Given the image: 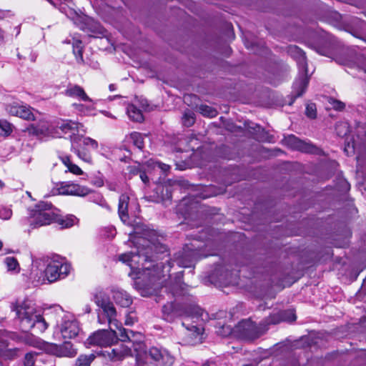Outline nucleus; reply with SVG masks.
<instances>
[{
    "mask_svg": "<svg viewBox=\"0 0 366 366\" xmlns=\"http://www.w3.org/2000/svg\"><path fill=\"white\" fill-rule=\"evenodd\" d=\"M93 184L98 187H102L104 185V180L102 177H97L93 181Z\"/></svg>",
    "mask_w": 366,
    "mask_h": 366,
    "instance_id": "obj_45",
    "label": "nucleus"
},
{
    "mask_svg": "<svg viewBox=\"0 0 366 366\" xmlns=\"http://www.w3.org/2000/svg\"><path fill=\"white\" fill-rule=\"evenodd\" d=\"M188 97H190V96H184V101H185Z\"/></svg>",
    "mask_w": 366,
    "mask_h": 366,
    "instance_id": "obj_61",
    "label": "nucleus"
},
{
    "mask_svg": "<svg viewBox=\"0 0 366 366\" xmlns=\"http://www.w3.org/2000/svg\"><path fill=\"white\" fill-rule=\"evenodd\" d=\"M73 54L75 56L76 61L79 64H84L83 59V46L81 40L74 39L72 41Z\"/></svg>",
    "mask_w": 366,
    "mask_h": 366,
    "instance_id": "obj_24",
    "label": "nucleus"
},
{
    "mask_svg": "<svg viewBox=\"0 0 366 366\" xmlns=\"http://www.w3.org/2000/svg\"><path fill=\"white\" fill-rule=\"evenodd\" d=\"M108 187L110 190H116V185L112 184H109Z\"/></svg>",
    "mask_w": 366,
    "mask_h": 366,
    "instance_id": "obj_51",
    "label": "nucleus"
},
{
    "mask_svg": "<svg viewBox=\"0 0 366 366\" xmlns=\"http://www.w3.org/2000/svg\"><path fill=\"white\" fill-rule=\"evenodd\" d=\"M4 262L9 271H14L19 268V263L15 257H8L5 258Z\"/></svg>",
    "mask_w": 366,
    "mask_h": 366,
    "instance_id": "obj_36",
    "label": "nucleus"
},
{
    "mask_svg": "<svg viewBox=\"0 0 366 366\" xmlns=\"http://www.w3.org/2000/svg\"><path fill=\"white\" fill-rule=\"evenodd\" d=\"M100 198V203L99 204L102 207H105L107 209H109V205H107V202L102 198V197H99Z\"/></svg>",
    "mask_w": 366,
    "mask_h": 366,
    "instance_id": "obj_50",
    "label": "nucleus"
},
{
    "mask_svg": "<svg viewBox=\"0 0 366 366\" xmlns=\"http://www.w3.org/2000/svg\"><path fill=\"white\" fill-rule=\"evenodd\" d=\"M39 355L36 353L28 352L24 357V366H34Z\"/></svg>",
    "mask_w": 366,
    "mask_h": 366,
    "instance_id": "obj_35",
    "label": "nucleus"
},
{
    "mask_svg": "<svg viewBox=\"0 0 366 366\" xmlns=\"http://www.w3.org/2000/svg\"><path fill=\"white\" fill-rule=\"evenodd\" d=\"M282 322H293L296 320L295 311L292 310H287L280 311Z\"/></svg>",
    "mask_w": 366,
    "mask_h": 366,
    "instance_id": "obj_34",
    "label": "nucleus"
},
{
    "mask_svg": "<svg viewBox=\"0 0 366 366\" xmlns=\"http://www.w3.org/2000/svg\"><path fill=\"white\" fill-rule=\"evenodd\" d=\"M119 330L117 332V340L122 343L127 342L130 344L135 353V364L134 366H158L172 363V357L165 350H162L156 347H151L149 350L144 342L141 340L135 339V336H142L140 333L135 334L133 331H127L118 322Z\"/></svg>",
    "mask_w": 366,
    "mask_h": 366,
    "instance_id": "obj_1",
    "label": "nucleus"
},
{
    "mask_svg": "<svg viewBox=\"0 0 366 366\" xmlns=\"http://www.w3.org/2000/svg\"><path fill=\"white\" fill-rule=\"evenodd\" d=\"M3 247V242L0 240V250L2 249Z\"/></svg>",
    "mask_w": 366,
    "mask_h": 366,
    "instance_id": "obj_60",
    "label": "nucleus"
},
{
    "mask_svg": "<svg viewBox=\"0 0 366 366\" xmlns=\"http://www.w3.org/2000/svg\"><path fill=\"white\" fill-rule=\"evenodd\" d=\"M51 203L41 202L31 210L29 219L31 229L50 224L54 221V212Z\"/></svg>",
    "mask_w": 366,
    "mask_h": 366,
    "instance_id": "obj_5",
    "label": "nucleus"
},
{
    "mask_svg": "<svg viewBox=\"0 0 366 366\" xmlns=\"http://www.w3.org/2000/svg\"><path fill=\"white\" fill-rule=\"evenodd\" d=\"M162 318L169 322H174L177 317L191 318L192 320L207 319V314L197 305L184 306L174 302H167L163 305Z\"/></svg>",
    "mask_w": 366,
    "mask_h": 366,
    "instance_id": "obj_3",
    "label": "nucleus"
},
{
    "mask_svg": "<svg viewBox=\"0 0 366 366\" xmlns=\"http://www.w3.org/2000/svg\"><path fill=\"white\" fill-rule=\"evenodd\" d=\"M48 2L51 4L54 7H57V4L54 1V0H48Z\"/></svg>",
    "mask_w": 366,
    "mask_h": 366,
    "instance_id": "obj_53",
    "label": "nucleus"
},
{
    "mask_svg": "<svg viewBox=\"0 0 366 366\" xmlns=\"http://www.w3.org/2000/svg\"><path fill=\"white\" fill-rule=\"evenodd\" d=\"M71 266L63 260L58 258L50 259L46 264L44 270L45 278L42 280L44 283L46 280L49 282H54L59 279L66 277L70 272Z\"/></svg>",
    "mask_w": 366,
    "mask_h": 366,
    "instance_id": "obj_8",
    "label": "nucleus"
},
{
    "mask_svg": "<svg viewBox=\"0 0 366 366\" xmlns=\"http://www.w3.org/2000/svg\"><path fill=\"white\" fill-rule=\"evenodd\" d=\"M98 321H99V323H102V322H103L102 321V318H101V317H100L99 315V317H98Z\"/></svg>",
    "mask_w": 366,
    "mask_h": 366,
    "instance_id": "obj_59",
    "label": "nucleus"
},
{
    "mask_svg": "<svg viewBox=\"0 0 366 366\" xmlns=\"http://www.w3.org/2000/svg\"><path fill=\"white\" fill-rule=\"evenodd\" d=\"M109 88L110 91H114L116 89V86L114 84H112L109 85Z\"/></svg>",
    "mask_w": 366,
    "mask_h": 366,
    "instance_id": "obj_55",
    "label": "nucleus"
},
{
    "mask_svg": "<svg viewBox=\"0 0 366 366\" xmlns=\"http://www.w3.org/2000/svg\"><path fill=\"white\" fill-rule=\"evenodd\" d=\"M4 187V183L0 179V188H3Z\"/></svg>",
    "mask_w": 366,
    "mask_h": 366,
    "instance_id": "obj_57",
    "label": "nucleus"
},
{
    "mask_svg": "<svg viewBox=\"0 0 366 366\" xmlns=\"http://www.w3.org/2000/svg\"><path fill=\"white\" fill-rule=\"evenodd\" d=\"M73 107L79 112H81L84 114H87L89 112V107L82 104H74Z\"/></svg>",
    "mask_w": 366,
    "mask_h": 366,
    "instance_id": "obj_43",
    "label": "nucleus"
},
{
    "mask_svg": "<svg viewBox=\"0 0 366 366\" xmlns=\"http://www.w3.org/2000/svg\"><path fill=\"white\" fill-rule=\"evenodd\" d=\"M0 129L2 130L0 133L1 135H9L12 131L11 124L5 120H0Z\"/></svg>",
    "mask_w": 366,
    "mask_h": 366,
    "instance_id": "obj_37",
    "label": "nucleus"
},
{
    "mask_svg": "<svg viewBox=\"0 0 366 366\" xmlns=\"http://www.w3.org/2000/svg\"><path fill=\"white\" fill-rule=\"evenodd\" d=\"M199 111L203 116L209 118L214 117L218 114L215 109L206 104H201L199 107Z\"/></svg>",
    "mask_w": 366,
    "mask_h": 366,
    "instance_id": "obj_27",
    "label": "nucleus"
},
{
    "mask_svg": "<svg viewBox=\"0 0 366 366\" xmlns=\"http://www.w3.org/2000/svg\"><path fill=\"white\" fill-rule=\"evenodd\" d=\"M329 103L332 106L333 109L337 111H342L345 107V104L341 101L330 98Z\"/></svg>",
    "mask_w": 366,
    "mask_h": 366,
    "instance_id": "obj_38",
    "label": "nucleus"
},
{
    "mask_svg": "<svg viewBox=\"0 0 366 366\" xmlns=\"http://www.w3.org/2000/svg\"><path fill=\"white\" fill-rule=\"evenodd\" d=\"M222 330H225V327H222ZM229 333H230V329H229L228 327H226V331L224 332V333L223 334V335H226L227 334H229Z\"/></svg>",
    "mask_w": 366,
    "mask_h": 366,
    "instance_id": "obj_52",
    "label": "nucleus"
},
{
    "mask_svg": "<svg viewBox=\"0 0 366 366\" xmlns=\"http://www.w3.org/2000/svg\"><path fill=\"white\" fill-rule=\"evenodd\" d=\"M127 113L130 119L134 122H142L144 119L143 114L134 104H129L127 107Z\"/></svg>",
    "mask_w": 366,
    "mask_h": 366,
    "instance_id": "obj_26",
    "label": "nucleus"
},
{
    "mask_svg": "<svg viewBox=\"0 0 366 366\" xmlns=\"http://www.w3.org/2000/svg\"><path fill=\"white\" fill-rule=\"evenodd\" d=\"M239 327L241 328L243 337L249 340L259 338L269 329L262 321L257 325L250 320L242 322Z\"/></svg>",
    "mask_w": 366,
    "mask_h": 366,
    "instance_id": "obj_11",
    "label": "nucleus"
},
{
    "mask_svg": "<svg viewBox=\"0 0 366 366\" xmlns=\"http://www.w3.org/2000/svg\"><path fill=\"white\" fill-rule=\"evenodd\" d=\"M68 171L76 174V175H79L83 173L82 170L77 165H76L73 163H71L69 166Z\"/></svg>",
    "mask_w": 366,
    "mask_h": 366,
    "instance_id": "obj_42",
    "label": "nucleus"
},
{
    "mask_svg": "<svg viewBox=\"0 0 366 366\" xmlns=\"http://www.w3.org/2000/svg\"><path fill=\"white\" fill-rule=\"evenodd\" d=\"M12 310L16 312L23 332L41 334L47 329L48 325L44 317L31 303L28 302L16 303L13 305Z\"/></svg>",
    "mask_w": 366,
    "mask_h": 366,
    "instance_id": "obj_2",
    "label": "nucleus"
},
{
    "mask_svg": "<svg viewBox=\"0 0 366 366\" xmlns=\"http://www.w3.org/2000/svg\"><path fill=\"white\" fill-rule=\"evenodd\" d=\"M156 189L157 192H161V199L162 201L169 200L172 198V192L169 187L158 185Z\"/></svg>",
    "mask_w": 366,
    "mask_h": 366,
    "instance_id": "obj_32",
    "label": "nucleus"
},
{
    "mask_svg": "<svg viewBox=\"0 0 366 366\" xmlns=\"http://www.w3.org/2000/svg\"><path fill=\"white\" fill-rule=\"evenodd\" d=\"M209 197V195H207V194H203V195H202V196H201V197H202V199H205V198Z\"/></svg>",
    "mask_w": 366,
    "mask_h": 366,
    "instance_id": "obj_58",
    "label": "nucleus"
},
{
    "mask_svg": "<svg viewBox=\"0 0 366 366\" xmlns=\"http://www.w3.org/2000/svg\"><path fill=\"white\" fill-rule=\"evenodd\" d=\"M129 203V197L125 194H122L119 197L118 212L121 220L126 223L129 220V214L127 212Z\"/></svg>",
    "mask_w": 366,
    "mask_h": 366,
    "instance_id": "obj_23",
    "label": "nucleus"
},
{
    "mask_svg": "<svg viewBox=\"0 0 366 366\" xmlns=\"http://www.w3.org/2000/svg\"><path fill=\"white\" fill-rule=\"evenodd\" d=\"M289 51L296 59L300 71L303 74V76L297 80L294 84V91L296 93L295 97L297 98L305 93L308 85L307 64L305 53L297 46H290Z\"/></svg>",
    "mask_w": 366,
    "mask_h": 366,
    "instance_id": "obj_4",
    "label": "nucleus"
},
{
    "mask_svg": "<svg viewBox=\"0 0 366 366\" xmlns=\"http://www.w3.org/2000/svg\"><path fill=\"white\" fill-rule=\"evenodd\" d=\"M182 325L187 328V330L190 332H193L194 333L197 335H199L202 333V328L197 326V325H192L191 327H189L186 325V322H182Z\"/></svg>",
    "mask_w": 366,
    "mask_h": 366,
    "instance_id": "obj_41",
    "label": "nucleus"
},
{
    "mask_svg": "<svg viewBox=\"0 0 366 366\" xmlns=\"http://www.w3.org/2000/svg\"><path fill=\"white\" fill-rule=\"evenodd\" d=\"M142 278H146L145 287L153 289L154 290H158L164 286L166 287L165 282L167 279L166 275L162 274L164 266L162 263L153 265L152 268L146 267L142 262Z\"/></svg>",
    "mask_w": 366,
    "mask_h": 366,
    "instance_id": "obj_7",
    "label": "nucleus"
},
{
    "mask_svg": "<svg viewBox=\"0 0 366 366\" xmlns=\"http://www.w3.org/2000/svg\"><path fill=\"white\" fill-rule=\"evenodd\" d=\"M130 139L134 146L142 150L144 148V138L142 134L139 132H132L130 134Z\"/></svg>",
    "mask_w": 366,
    "mask_h": 366,
    "instance_id": "obj_28",
    "label": "nucleus"
},
{
    "mask_svg": "<svg viewBox=\"0 0 366 366\" xmlns=\"http://www.w3.org/2000/svg\"><path fill=\"white\" fill-rule=\"evenodd\" d=\"M45 350L48 353L59 357H74L77 354L76 349L70 342H64L61 345L48 343Z\"/></svg>",
    "mask_w": 366,
    "mask_h": 366,
    "instance_id": "obj_12",
    "label": "nucleus"
},
{
    "mask_svg": "<svg viewBox=\"0 0 366 366\" xmlns=\"http://www.w3.org/2000/svg\"><path fill=\"white\" fill-rule=\"evenodd\" d=\"M228 129L231 130L232 132H235L236 131L235 129H230V128H228Z\"/></svg>",
    "mask_w": 366,
    "mask_h": 366,
    "instance_id": "obj_62",
    "label": "nucleus"
},
{
    "mask_svg": "<svg viewBox=\"0 0 366 366\" xmlns=\"http://www.w3.org/2000/svg\"><path fill=\"white\" fill-rule=\"evenodd\" d=\"M56 128L60 129L64 134H69L71 136H77L80 132H85L84 126L76 122L71 120H62L58 122Z\"/></svg>",
    "mask_w": 366,
    "mask_h": 366,
    "instance_id": "obj_18",
    "label": "nucleus"
},
{
    "mask_svg": "<svg viewBox=\"0 0 366 366\" xmlns=\"http://www.w3.org/2000/svg\"><path fill=\"white\" fill-rule=\"evenodd\" d=\"M117 342V331L110 328V330H100L90 335L85 344L91 346L108 347Z\"/></svg>",
    "mask_w": 366,
    "mask_h": 366,
    "instance_id": "obj_9",
    "label": "nucleus"
},
{
    "mask_svg": "<svg viewBox=\"0 0 366 366\" xmlns=\"http://www.w3.org/2000/svg\"><path fill=\"white\" fill-rule=\"evenodd\" d=\"M140 178L142 180V182L145 184L149 182V178H148L147 175L146 174V173H144V172H141Z\"/></svg>",
    "mask_w": 366,
    "mask_h": 366,
    "instance_id": "obj_48",
    "label": "nucleus"
},
{
    "mask_svg": "<svg viewBox=\"0 0 366 366\" xmlns=\"http://www.w3.org/2000/svg\"><path fill=\"white\" fill-rule=\"evenodd\" d=\"M147 254V252L146 254H144L142 251L139 250L137 254L133 252L122 254L119 256V261L129 265L130 267L134 268V262L139 263L140 260L144 262L152 261Z\"/></svg>",
    "mask_w": 366,
    "mask_h": 366,
    "instance_id": "obj_19",
    "label": "nucleus"
},
{
    "mask_svg": "<svg viewBox=\"0 0 366 366\" xmlns=\"http://www.w3.org/2000/svg\"><path fill=\"white\" fill-rule=\"evenodd\" d=\"M284 144L292 149L306 153L319 154L320 149L310 142L302 141L295 135H289L284 138Z\"/></svg>",
    "mask_w": 366,
    "mask_h": 366,
    "instance_id": "obj_13",
    "label": "nucleus"
},
{
    "mask_svg": "<svg viewBox=\"0 0 366 366\" xmlns=\"http://www.w3.org/2000/svg\"><path fill=\"white\" fill-rule=\"evenodd\" d=\"M98 143L96 140L83 137L81 134L71 137V149L81 159L86 162H92V157L88 152L89 149H97Z\"/></svg>",
    "mask_w": 366,
    "mask_h": 366,
    "instance_id": "obj_6",
    "label": "nucleus"
},
{
    "mask_svg": "<svg viewBox=\"0 0 366 366\" xmlns=\"http://www.w3.org/2000/svg\"><path fill=\"white\" fill-rule=\"evenodd\" d=\"M132 345L125 343L117 344L110 352H108V357L113 362L122 361L132 355Z\"/></svg>",
    "mask_w": 366,
    "mask_h": 366,
    "instance_id": "obj_16",
    "label": "nucleus"
},
{
    "mask_svg": "<svg viewBox=\"0 0 366 366\" xmlns=\"http://www.w3.org/2000/svg\"><path fill=\"white\" fill-rule=\"evenodd\" d=\"M26 131H28V132L29 134H39L38 129L36 127H34L33 124H31V126L27 127Z\"/></svg>",
    "mask_w": 366,
    "mask_h": 366,
    "instance_id": "obj_46",
    "label": "nucleus"
},
{
    "mask_svg": "<svg viewBox=\"0 0 366 366\" xmlns=\"http://www.w3.org/2000/svg\"><path fill=\"white\" fill-rule=\"evenodd\" d=\"M94 301L97 306L102 309L111 327L114 326L115 328H118V320L116 319L117 311L114 305L102 292L94 295Z\"/></svg>",
    "mask_w": 366,
    "mask_h": 366,
    "instance_id": "obj_10",
    "label": "nucleus"
},
{
    "mask_svg": "<svg viewBox=\"0 0 366 366\" xmlns=\"http://www.w3.org/2000/svg\"><path fill=\"white\" fill-rule=\"evenodd\" d=\"M61 160L63 162V164L68 168L69 166L72 163L70 160L69 157L68 156H64L61 157Z\"/></svg>",
    "mask_w": 366,
    "mask_h": 366,
    "instance_id": "obj_44",
    "label": "nucleus"
},
{
    "mask_svg": "<svg viewBox=\"0 0 366 366\" xmlns=\"http://www.w3.org/2000/svg\"><path fill=\"white\" fill-rule=\"evenodd\" d=\"M60 332L64 339L75 337L79 332L78 322L74 319H64L61 323Z\"/></svg>",
    "mask_w": 366,
    "mask_h": 366,
    "instance_id": "obj_17",
    "label": "nucleus"
},
{
    "mask_svg": "<svg viewBox=\"0 0 366 366\" xmlns=\"http://www.w3.org/2000/svg\"><path fill=\"white\" fill-rule=\"evenodd\" d=\"M262 323H264L266 326L268 327L269 325H276L278 324L282 321V318L280 316V312L272 314L269 315V317L264 319L262 321Z\"/></svg>",
    "mask_w": 366,
    "mask_h": 366,
    "instance_id": "obj_31",
    "label": "nucleus"
},
{
    "mask_svg": "<svg viewBox=\"0 0 366 366\" xmlns=\"http://www.w3.org/2000/svg\"><path fill=\"white\" fill-rule=\"evenodd\" d=\"M75 217L72 215L66 217H61L54 213V221L53 222L57 223L61 228H68L74 225Z\"/></svg>",
    "mask_w": 366,
    "mask_h": 366,
    "instance_id": "obj_25",
    "label": "nucleus"
},
{
    "mask_svg": "<svg viewBox=\"0 0 366 366\" xmlns=\"http://www.w3.org/2000/svg\"><path fill=\"white\" fill-rule=\"evenodd\" d=\"M211 189H212V187H207V190H208V191H209V190L210 191Z\"/></svg>",
    "mask_w": 366,
    "mask_h": 366,
    "instance_id": "obj_63",
    "label": "nucleus"
},
{
    "mask_svg": "<svg viewBox=\"0 0 366 366\" xmlns=\"http://www.w3.org/2000/svg\"><path fill=\"white\" fill-rule=\"evenodd\" d=\"M94 358L95 356L93 354L89 355H80L76 360V366H89Z\"/></svg>",
    "mask_w": 366,
    "mask_h": 366,
    "instance_id": "obj_30",
    "label": "nucleus"
},
{
    "mask_svg": "<svg viewBox=\"0 0 366 366\" xmlns=\"http://www.w3.org/2000/svg\"><path fill=\"white\" fill-rule=\"evenodd\" d=\"M12 211L8 208H2L0 209V218L7 220L11 218Z\"/></svg>",
    "mask_w": 366,
    "mask_h": 366,
    "instance_id": "obj_40",
    "label": "nucleus"
},
{
    "mask_svg": "<svg viewBox=\"0 0 366 366\" xmlns=\"http://www.w3.org/2000/svg\"><path fill=\"white\" fill-rule=\"evenodd\" d=\"M65 94L67 97L76 98L84 102H92V100L87 96L84 89L76 84H70L65 90Z\"/></svg>",
    "mask_w": 366,
    "mask_h": 366,
    "instance_id": "obj_20",
    "label": "nucleus"
},
{
    "mask_svg": "<svg viewBox=\"0 0 366 366\" xmlns=\"http://www.w3.org/2000/svg\"><path fill=\"white\" fill-rule=\"evenodd\" d=\"M172 292L174 295L177 294V290L176 289V286H174V287H172Z\"/></svg>",
    "mask_w": 366,
    "mask_h": 366,
    "instance_id": "obj_56",
    "label": "nucleus"
},
{
    "mask_svg": "<svg viewBox=\"0 0 366 366\" xmlns=\"http://www.w3.org/2000/svg\"><path fill=\"white\" fill-rule=\"evenodd\" d=\"M203 366H209V365H204Z\"/></svg>",
    "mask_w": 366,
    "mask_h": 366,
    "instance_id": "obj_64",
    "label": "nucleus"
},
{
    "mask_svg": "<svg viewBox=\"0 0 366 366\" xmlns=\"http://www.w3.org/2000/svg\"><path fill=\"white\" fill-rule=\"evenodd\" d=\"M197 259V252L196 250H184L182 256L177 262L179 267H189L193 265Z\"/></svg>",
    "mask_w": 366,
    "mask_h": 366,
    "instance_id": "obj_22",
    "label": "nucleus"
},
{
    "mask_svg": "<svg viewBox=\"0 0 366 366\" xmlns=\"http://www.w3.org/2000/svg\"><path fill=\"white\" fill-rule=\"evenodd\" d=\"M125 324L127 325H130L133 324V322L130 319L127 318L125 320Z\"/></svg>",
    "mask_w": 366,
    "mask_h": 366,
    "instance_id": "obj_54",
    "label": "nucleus"
},
{
    "mask_svg": "<svg viewBox=\"0 0 366 366\" xmlns=\"http://www.w3.org/2000/svg\"><path fill=\"white\" fill-rule=\"evenodd\" d=\"M59 193L63 195L84 197L92 192V190L84 186L73 182H62L58 187Z\"/></svg>",
    "mask_w": 366,
    "mask_h": 366,
    "instance_id": "obj_15",
    "label": "nucleus"
},
{
    "mask_svg": "<svg viewBox=\"0 0 366 366\" xmlns=\"http://www.w3.org/2000/svg\"><path fill=\"white\" fill-rule=\"evenodd\" d=\"M112 294L114 300L121 307H127L132 305V299L127 292L122 290L116 289L112 290Z\"/></svg>",
    "mask_w": 366,
    "mask_h": 366,
    "instance_id": "obj_21",
    "label": "nucleus"
},
{
    "mask_svg": "<svg viewBox=\"0 0 366 366\" xmlns=\"http://www.w3.org/2000/svg\"><path fill=\"white\" fill-rule=\"evenodd\" d=\"M306 115L311 119L316 117V106L315 104H309L307 105Z\"/></svg>",
    "mask_w": 366,
    "mask_h": 366,
    "instance_id": "obj_39",
    "label": "nucleus"
},
{
    "mask_svg": "<svg viewBox=\"0 0 366 366\" xmlns=\"http://www.w3.org/2000/svg\"><path fill=\"white\" fill-rule=\"evenodd\" d=\"M4 31L0 27V44L4 41Z\"/></svg>",
    "mask_w": 366,
    "mask_h": 366,
    "instance_id": "obj_49",
    "label": "nucleus"
},
{
    "mask_svg": "<svg viewBox=\"0 0 366 366\" xmlns=\"http://www.w3.org/2000/svg\"><path fill=\"white\" fill-rule=\"evenodd\" d=\"M17 349H6L3 347V344L0 343V356L6 359H13L17 356Z\"/></svg>",
    "mask_w": 366,
    "mask_h": 366,
    "instance_id": "obj_29",
    "label": "nucleus"
},
{
    "mask_svg": "<svg viewBox=\"0 0 366 366\" xmlns=\"http://www.w3.org/2000/svg\"><path fill=\"white\" fill-rule=\"evenodd\" d=\"M195 122V115L194 113L191 111L185 112L183 117L182 122L183 124L187 127H191L194 124Z\"/></svg>",
    "mask_w": 366,
    "mask_h": 366,
    "instance_id": "obj_33",
    "label": "nucleus"
},
{
    "mask_svg": "<svg viewBox=\"0 0 366 366\" xmlns=\"http://www.w3.org/2000/svg\"><path fill=\"white\" fill-rule=\"evenodd\" d=\"M157 166L164 172H167L170 169V167L169 165L164 163L158 162Z\"/></svg>",
    "mask_w": 366,
    "mask_h": 366,
    "instance_id": "obj_47",
    "label": "nucleus"
},
{
    "mask_svg": "<svg viewBox=\"0 0 366 366\" xmlns=\"http://www.w3.org/2000/svg\"><path fill=\"white\" fill-rule=\"evenodd\" d=\"M6 109L10 114L26 121H34L36 119L32 112L33 109L26 104L15 102L7 104Z\"/></svg>",
    "mask_w": 366,
    "mask_h": 366,
    "instance_id": "obj_14",
    "label": "nucleus"
}]
</instances>
